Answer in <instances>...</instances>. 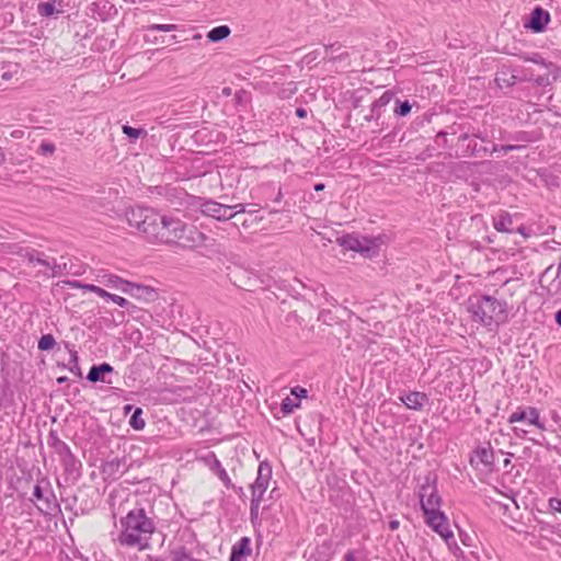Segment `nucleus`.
<instances>
[{
	"label": "nucleus",
	"mask_w": 561,
	"mask_h": 561,
	"mask_svg": "<svg viewBox=\"0 0 561 561\" xmlns=\"http://www.w3.org/2000/svg\"><path fill=\"white\" fill-rule=\"evenodd\" d=\"M82 289H84L87 291L94 293V294H96L98 296H100V297H102L104 299H107V297H110V293L108 291H106L102 287H99V286L93 285V284H87L85 286H82Z\"/></svg>",
	"instance_id": "41"
},
{
	"label": "nucleus",
	"mask_w": 561,
	"mask_h": 561,
	"mask_svg": "<svg viewBox=\"0 0 561 561\" xmlns=\"http://www.w3.org/2000/svg\"><path fill=\"white\" fill-rule=\"evenodd\" d=\"M300 407V401L293 400L289 397H286L280 402V412L283 415H289L294 412L296 408Z\"/></svg>",
	"instance_id": "37"
},
{
	"label": "nucleus",
	"mask_w": 561,
	"mask_h": 561,
	"mask_svg": "<svg viewBox=\"0 0 561 561\" xmlns=\"http://www.w3.org/2000/svg\"><path fill=\"white\" fill-rule=\"evenodd\" d=\"M472 134H470L469 128H466L458 137V141H467L470 139Z\"/></svg>",
	"instance_id": "56"
},
{
	"label": "nucleus",
	"mask_w": 561,
	"mask_h": 561,
	"mask_svg": "<svg viewBox=\"0 0 561 561\" xmlns=\"http://www.w3.org/2000/svg\"><path fill=\"white\" fill-rule=\"evenodd\" d=\"M470 463L473 467H478L479 465H482L485 469L489 471L494 470V451L490 443H486L485 445L478 446L471 457H470Z\"/></svg>",
	"instance_id": "10"
},
{
	"label": "nucleus",
	"mask_w": 561,
	"mask_h": 561,
	"mask_svg": "<svg viewBox=\"0 0 561 561\" xmlns=\"http://www.w3.org/2000/svg\"><path fill=\"white\" fill-rule=\"evenodd\" d=\"M272 478V467L267 461H262L257 468V477L251 489H256L257 491L267 490L270 480Z\"/></svg>",
	"instance_id": "19"
},
{
	"label": "nucleus",
	"mask_w": 561,
	"mask_h": 561,
	"mask_svg": "<svg viewBox=\"0 0 561 561\" xmlns=\"http://www.w3.org/2000/svg\"><path fill=\"white\" fill-rule=\"evenodd\" d=\"M529 80L533 81L537 87L542 88L552 84V82L554 81L552 80V75H550L549 71L546 75L537 76L536 78H531Z\"/></svg>",
	"instance_id": "39"
},
{
	"label": "nucleus",
	"mask_w": 561,
	"mask_h": 561,
	"mask_svg": "<svg viewBox=\"0 0 561 561\" xmlns=\"http://www.w3.org/2000/svg\"><path fill=\"white\" fill-rule=\"evenodd\" d=\"M507 423L515 424L512 431L517 438H527L530 433L528 427L530 426H535L541 432L547 431L546 424L540 417L539 410L530 405L517 407L508 416Z\"/></svg>",
	"instance_id": "4"
},
{
	"label": "nucleus",
	"mask_w": 561,
	"mask_h": 561,
	"mask_svg": "<svg viewBox=\"0 0 561 561\" xmlns=\"http://www.w3.org/2000/svg\"><path fill=\"white\" fill-rule=\"evenodd\" d=\"M128 225L151 243L175 244L183 249L204 245L206 236L179 218L163 215L150 207L137 206L126 211Z\"/></svg>",
	"instance_id": "1"
},
{
	"label": "nucleus",
	"mask_w": 561,
	"mask_h": 561,
	"mask_svg": "<svg viewBox=\"0 0 561 561\" xmlns=\"http://www.w3.org/2000/svg\"><path fill=\"white\" fill-rule=\"evenodd\" d=\"M114 371V368L108 363H101L98 365H92L89 369V373L87 375V380L90 382H105V383H112L111 380H106L105 376L107 374H112Z\"/></svg>",
	"instance_id": "17"
},
{
	"label": "nucleus",
	"mask_w": 561,
	"mask_h": 561,
	"mask_svg": "<svg viewBox=\"0 0 561 561\" xmlns=\"http://www.w3.org/2000/svg\"><path fill=\"white\" fill-rule=\"evenodd\" d=\"M342 46L336 44H331L324 47L325 58L330 61L342 60L347 56L345 51H341Z\"/></svg>",
	"instance_id": "32"
},
{
	"label": "nucleus",
	"mask_w": 561,
	"mask_h": 561,
	"mask_svg": "<svg viewBox=\"0 0 561 561\" xmlns=\"http://www.w3.org/2000/svg\"><path fill=\"white\" fill-rule=\"evenodd\" d=\"M64 0H48L37 5V12L43 18H57L62 13Z\"/></svg>",
	"instance_id": "21"
},
{
	"label": "nucleus",
	"mask_w": 561,
	"mask_h": 561,
	"mask_svg": "<svg viewBox=\"0 0 561 561\" xmlns=\"http://www.w3.org/2000/svg\"><path fill=\"white\" fill-rule=\"evenodd\" d=\"M425 523L428 527H431L435 533H437L448 546H450V540L457 547L455 541L454 533L449 529L448 519L440 508L425 510L422 511Z\"/></svg>",
	"instance_id": "7"
},
{
	"label": "nucleus",
	"mask_w": 561,
	"mask_h": 561,
	"mask_svg": "<svg viewBox=\"0 0 561 561\" xmlns=\"http://www.w3.org/2000/svg\"><path fill=\"white\" fill-rule=\"evenodd\" d=\"M436 483V473L428 471L419 486V497L422 511L440 507L442 497L437 492Z\"/></svg>",
	"instance_id": "5"
},
{
	"label": "nucleus",
	"mask_w": 561,
	"mask_h": 561,
	"mask_svg": "<svg viewBox=\"0 0 561 561\" xmlns=\"http://www.w3.org/2000/svg\"><path fill=\"white\" fill-rule=\"evenodd\" d=\"M42 266H45L50 270L51 266V260L47 259L46 255L43 252H39L37 263Z\"/></svg>",
	"instance_id": "54"
},
{
	"label": "nucleus",
	"mask_w": 561,
	"mask_h": 561,
	"mask_svg": "<svg viewBox=\"0 0 561 561\" xmlns=\"http://www.w3.org/2000/svg\"><path fill=\"white\" fill-rule=\"evenodd\" d=\"M33 496L42 502V505L37 506L42 514L54 515L56 512L60 511L56 495L47 479H42V481L34 486Z\"/></svg>",
	"instance_id": "6"
},
{
	"label": "nucleus",
	"mask_w": 561,
	"mask_h": 561,
	"mask_svg": "<svg viewBox=\"0 0 561 561\" xmlns=\"http://www.w3.org/2000/svg\"><path fill=\"white\" fill-rule=\"evenodd\" d=\"M523 148L524 147L519 145H493L492 149H490V152L502 151L503 153H507L510 151L520 150Z\"/></svg>",
	"instance_id": "42"
},
{
	"label": "nucleus",
	"mask_w": 561,
	"mask_h": 561,
	"mask_svg": "<svg viewBox=\"0 0 561 561\" xmlns=\"http://www.w3.org/2000/svg\"><path fill=\"white\" fill-rule=\"evenodd\" d=\"M290 393L296 398V401H300L302 398L307 397L308 391L304 387L296 386L291 388Z\"/></svg>",
	"instance_id": "47"
},
{
	"label": "nucleus",
	"mask_w": 561,
	"mask_h": 561,
	"mask_svg": "<svg viewBox=\"0 0 561 561\" xmlns=\"http://www.w3.org/2000/svg\"><path fill=\"white\" fill-rule=\"evenodd\" d=\"M122 531L117 541L124 547L149 548V540L156 530V524L142 507L130 510L121 520Z\"/></svg>",
	"instance_id": "2"
},
{
	"label": "nucleus",
	"mask_w": 561,
	"mask_h": 561,
	"mask_svg": "<svg viewBox=\"0 0 561 561\" xmlns=\"http://www.w3.org/2000/svg\"><path fill=\"white\" fill-rule=\"evenodd\" d=\"M104 285L111 288L118 289L123 293V288H126L128 286L129 280L123 279L122 277L108 274L104 275Z\"/></svg>",
	"instance_id": "31"
},
{
	"label": "nucleus",
	"mask_w": 561,
	"mask_h": 561,
	"mask_svg": "<svg viewBox=\"0 0 561 561\" xmlns=\"http://www.w3.org/2000/svg\"><path fill=\"white\" fill-rule=\"evenodd\" d=\"M124 463V459L115 457L102 466V472L106 474L107 477H113L119 472L122 465Z\"/></svg>",
	"instance_id": "28"
},
{
	"label": "nucleus",
	"mask_w": 561,
	"mask_h": 561,
	"mask_svg": "<svg viewBox=\"0 0 561 561\" xmlns=\"http://www.w3.org/2000/svg\"><path fill=\"white\" fill-rule=\"evenodd\" d=\"M69 355H70V358H69L68 364L67 365L64 364L62 367L69 369L77 377L81 378L82 377V371H81V368L79 366L78 352L75 351V350H69Z\"/></svg>",
	"instance_id": "33"
},
{
	"label": "nucleus",
	"mask_w": 561,
	"mask_h": 561,
	"mask_svg": "<svg viewBox=\"0 0 561 561\" xmlns=\"http://www.w3.org/2000/svg\"><path fill=\"white\" fill-rule=\"evenodd\" d=\"M343 561H356L355 551H353V550H348V551L344 554V559H343Z\"/></svg>",
	"instance_id": "58"
},
{
	"label": "nucleus",
	"mask_w": 561,
	"mask_h": 561,
	"mask_svg": "<svg viewBox=\"0 0 561 561\" xmlns=\"http://www.w3.org/2000/svg\"><path fill=\"white\" fill-rule=\"evenodd\" d=\"M55 145L51 144V142H48V141H42L41 145H39V148H38V152L44 154V156H47V154H51L55 152Z\"/></svg>",
	"instance_id": "45"
},
{
	"label": "nucleus",
	"mask_w": 561,
	"mask_h": 561,
	"mask_svg": "<svg viewBox=\"0 0 561 561\" xmlns=\"http://www.w3.org/2000/svg\"><path fill=\"white\" fill-rule=\"evenodd\" d=\"M123 293L147 302L154 301L158 297V293L154 288L131 282L128 283L126 288H123Z\"/></svg>",
	"instance_id": "11"
},
{
	"label": "nucleus",
	"mask_w": 561,
	"mask_h": 561,
	"mask_svg": "<svg viewBox=\"0 0 561 561\" xmlns=\"http://www.w3.org/2000/svg\"><path fill=\"white\" fill-rule=\"evenodd\" d=\"M259 510L260 506L250 505V520L253 526H255L259 523Z\"/></svg>",
	"instance_id": "49"
},
{
	"label": "nucleus",
	"mask_w": 561,
	"mask_h": 561,
	"mask_svg": "<svg viewBox=\"0 0 561 561\" xmlns=\"http://www.w3.org/2000/svg\"><path fill=\"white\" fill-rule=\"evenodd\" d=\"M230 27L228 25H219L211 28L207 33V38L211 43H218L227 38L230 35Z\"/></svg>",
	"instance_id": "27"
},
{
	"label": "nucleus",
	"mask_w": 561,
	"mask_h": 561,
	"mask_svg": "<svg viewBox=\"0 0 561 561\" xmlns=\"http://www.w3.org/2000/svg\"><path fill=\"white\" fill-rule=\"evenodd\" d=\"M468 311L476 322L483 327H500L508 322L510 311L506 300L491 295H472L468 299Z\"/></svg>",
	"instance_id": "3"
},
{
	"label": "nucleus",
	"mask_w": 561,
	"mask_h": 561,
	"mask_svg": "<svg viewBox=\"0 0 561 561\" xmlns=\"http://www.w3.org/2000/svg\"><path fill=\"white\" fill-rule=\"evenodd\" d=\"M47 445L58 455L59 460L72 454L69 445L59 438L58 432L54 428L47 435Z\"/></svg>",
	"instance_id": "18"
},
{
	"label": "nucleus",
	"mask_w": 561,
	"mask_h": 561,
	"mask_svg": "<svg viewBox=\"0 0 561 561\" xmlns=\"http://www.w3.org/2000/svg\"><path fill=\"white\" fill-rule=\"evenodd\" d=\"M388 525L391 530H397L400 526V522L398 519H391Z\"/></svg>",
	"instance_id": "61"
},
{
	"label": "nucleus",
	"mask_w": 561,
	"mask_h": 561,
	"mask_svg": "<svg viewBox=\"0 0 561 561\" xmlns=\"http://www.w3.org/2000/svg\"><path fill=\"white\" fill-rule=\"evenodd\" d=\"M251 539L249 537H241L233 546L231 547L230 557L234 558H247L251 556Z\"/></svg>",
	"instance_id": "24"
},
{
	"label": "nucleus",
	"mask_w": 561,
	"mask_h": 561,
	"mask_svg": "<svg viewBox=\"0 0 561 561\" xmlns=\"http://www.w3.org/2000/svg\"><path fill=\"white\" fill-rule=\"evenodd\" d=\"M515 55L524 61H530L546 68L549 73L552 75V80H557L559 78L560 67L552 61L546 60L539 53H522Z\"/></svg>",
	"instance_id": "12"
},
{
	"label": "nucleus",
	"mask_w": 561,
	"mask_h": 561,
	"mask_svg": "<svg viewBox=\"0 0 561 561\" xmlns=\"http://www.w3.org/2000/svg\"><path fill=\"white\" fill-rule=\"evenodd\" d=\"M144 410L139 407L134 409V412L130 414L129 417V426L134 428L135 431H141L146 426V421L142 417Z\"/></svg>",
	"instance_id": "30"
},
{
	"label": "nucleus",
	"mask_w": 561,
	"mask_h": 561,
	"mask_svg": "<svg viewBox=\"0 0 561 561\" xmlns=\"http://www.w3.org/2000/svg\"><path fill=\"white\" fill-rule=\"evenodd\" d=\"M339 244L348 251L357 252L359 247V236L355 233H346L337 239Z\"/></svg>",
	"instance_id": "25"
},
{
	"label": "nucleus",
	"mask_w": 561,
	"mask_h": 561,
	"mask_svg": "<svg viewBox=\"0 0 561 561\" xmlns=\"http://www.w3.org/2000/svg\"><path fill=\"white\" fill-rule=\"evenodd\" d=\"M380 242V237L359 236V247L357 248V252L366 259H373L379 254Z\"/></svg>",
	"instance_id": "15"
},
{
	"label": "nucleus",
	"mask_w": 561,
	"mask_h": 561,
	"mask_svg": "<svg viewBox=\"0 0 561 561\" xmlns=\"http://www.w3.org/2000/svg\"><path fill=\"white\" fill-rule=\"evenodd\" d=\"M178 28L176 24H151L147 27L148 32H172Z\"/></svg>",
	"instance_id": "40"
},
{
	"label": "nucleus",
	"mask_w": 561,
	"mask_h": 561,
	"mask_svg": "<svg viewBox=\"0 0 561 561\" xmlns=\"http://www.w3.org/2000/svg\"><path fill=\"white\" fill-rule=\"evenodd\" d=\"M490 152L488 147L478 146L476 141L470 140L467 146L462 149L463 157H478L484 156Z\"/></svg>",
	"instance_id": "29"
},
{
	"label": "nucleus",
	"mask_w": 561,
	"mask_h": 561,
	"mask_svg": "<svg viewBox=\"0 0 561 561\" xmlns=\"http://www.w3.org/2000/svg\"><path fill=\"white\" fill-rule=\"evenodd\" d=\"M59 461L64 468L65 474L68 477H71L76 480L81 476L82 462L76 457L73 453Z\"/></svg>",
	"instance_id": "22"
},
{
	"label": "nucleus",
	"mask_w": 561,
	"mask_h": 561,
	"mask_svg": "<svg viewBox=\"0 0 561 561\" xmlns=\"http://www.w3.org/2000/svg\"><path fill=\"white\" fill-rule=\"evenodd\" d=\"M548 503H549V507L552 511L561 513V499H559V497H551V499H549Z\"/></svg>",
	"instance_id": "53"
},
{
	"label": "nucleus",
	"mask_w": 561,
	"mask_h": 561,
	"mask_svg": "<svg viewBox=\"0 0 561 561\" xmlns=\"http://www.w3.org/2000/svg\"><path fill=\"white\" fill-rule=\"evenodd\" d=\"M231 214H233V218H236L240 214H244L247 211L245 204H236L230 205Z\"/></svg>",
	"instance_id": "50"
},
{
	"label": "nucleus",
	"mask_w": 561,
	"mask_h": 561,
	"mask_svg": "<svg viewBox=\"0 0 561 561\" xmlns=\"http://www.w3.org/2000/svg\"><path fill=\"white\" fill-rule=\"evenodd\" d=\"M412 110V104L409 100H400L396 99V106L393 113L397 117H404L410 114Z\"/></svg>",
	"instance_id": "35"
},
{
	"label": "nucleus",
	"mask_w": 561,
	"mask_h": 561,
	"mask_svg": "<svg viewBox=\"0 0 561 561\" xmlns=\"http://www.w3.org/2000/svg\"><path fill=\"white\" fill-rule=\"evenodd\" d=\"M515 232L522 234L525 238H527L529 236L528 229L523 224L515 227Z\"/></svg>",
	"instance_id": "55"
},
{
	"label": "nucleus",
	"mask_w": 561,
	"mask_h": 561,
	"mask_svg": "<svg viewBox=\"0 0 561 561\" xmlns=\"http://www.w3.org/2000/svg\"><path fill=\"white\" fill-rule=\"evenodd\" d=\"M465 129H466V126H463L462 124L454 123L453 125H450L448 127L447 133L449 135H457V134L460 135Z\"/></svg>",
	"instance_id": "52"
},
{
	"label": "nucleus",
	"mask_w": 561,
	"mask_h": 561,
	"mask_svg": "<svg viewBox=\"0 0 561 561\" xmlns=\"http://www.w3.org/2000/svg\"><path fill=\"white\" fill-rule=\"evenodd\" d=\"M66 284L70 285L72 288H81L82 286H85L87 284H82L79 280H67Z\"/></svg>",
	"instance_id": "59"
},
{
	"label": "nucleus",
	"mask_w": 561,
	"mask_h": 561,
	"mask_svg": "<svg viewBox=\"0 0 561 561\" xmlns=\"http://www.w3.org/2000/svg\"><path fill=\"white\" fill-rule=\"evenodd\" d=\"M394 98V93L392 91H385L380 98L375 100L370 105V113L364 117L366 122L376 121L378 122L381 117L382 110L391 102Z\"/></svg>",
	"instance_id": "14"
},
{
	"label": "nucleus",
	"mask_w": 561,
	"mask_h": 561,
	"mask_svg": "<svg viewBox=\"0 0 561 561\" xmlns=\"http://www.w3.org/2000/svg\"><path fill=\"white\" fill-rule=\"evenodd\" d=\"M554 321L561 328V308L554 313Z\"/></svg>",
	"instance_id": "63"
},
{
	"label": "nucleus",
	"mask_w": 561,
	"mask_h": 561,
	"mask_svg": "<svg viewBox=\"0 0 561 561\" xmlns=\"http://www.w3.org/2000/svg\"><path fill=\"white\" fill-rule=\"evenodd\" d=\"M252 499H251V505L260 506L263 495L265 493V490L257 491L256 489H251Z\"/></svg>",
	"instance_id": "46"
},
{
	"label": "nucleus",
	"mask_w": 561,
	"mask_h": 561,
	"mask_svg": "<svg viewBox=\"0 0 561 561\" xmlns=\"http://www.w3.org/2000/svg\"><path fill=\"white\" fill-rule=\"evenodd\" d=\"M206 461L209 466V469L218 477V479L224 483V485L227 489L237 491V486L232 483L227 471L221 466V462L219 461V459L216 457V455L214 453L209 454V456L206 458Z\"/></svg>",
	"instance_id": "16"
},
{
	"label": "nucleus",
	"mask_w": 561,
	"mask_h": 561,
	"mask_svg": "<svg viewBox=\"0 0 561 561\" xmlns=\"http://www.w3.org/2000/svg\"><path fill=\"white\" fill-rule=\"evenodd\" d=\"M57 345V342L53 334H43L38 342L37 348L42 352H49Z\"/></svg>",
	"instance_id": "34"
},
{
	"label": "nucleus",
	"mask_w": 561,
	"mask_h": 561,
	"mask_svg": "<svg viewBox=\"0 0 561 561\" xmlns=\"http://www.w3.org/2000/svg\"><path fill=\"white\" fill-rule=\"evenodd\" d=\"M517 217V214L512 215L507 210H500L495 216H493L492 225L493 228L497 232L503 233H514V218Z\"/></svg>",
	"instance_id": "13"
},
{
	"label": "nucleus",
	"mask_w": 561,
	"mask_h": 561,
	"mask_svg": "<svg viewBox=\"0 0 561 561\" xmlns=\"http://www.w3.org/2000/svg\"><path fill=\"white\" fill-rule=\"evenodd\" d=\"M550 20V13L538 5L530 12L527 21L524 23V27L536 34L542 33L546 31Z\"/></svg>",
	"instance_id": "9"
},
{
	"label": "nucleus",
	"mask_w": 561,
	"mask_h": 561,
	"mask_svg": "<svg viewBox=\"0 0 561 561\" xmlns=\"http://www.w3.org/2000/svg\"><path fill=\"white\" fill-rule=\"evenodd\" d=\"M19 256L27 260L30 264H36L39 255V251L31 248H21L15 252Z\"/></svg>",
	"instance_id": "36"
},
{
	"label": "nucleus",
	"mask_w": 561,
	"mask_h": 561,
	"mask_svg": "<svg viewBox=\"0 0 561 561\" xmlns=\"http://www.w3.org/2000/svg\"><path fill=\"white\" fill-rule=\"evenodd\" d=\"M199 210L203 215L217 219L219 221H226L233 218L231 214L230 205L218 203L214 199H199Z\"/></svg>",
	"instance_id": "8"
},
{
	"label": "nucleus",
	"mask_w": 561,
	"mask_h": 561,
	"mask_svg": "<svg viewBox=\"0 0 561 561\" xmlns=\"http://www.w3.org/2000/svg\"><path fill=\"white\" fill-rule=\"evenodd\" d=\"M557 278L559 279V286L561 287V263L558 266Z\"/></svg>",
	"instance_id": "64"
},
{
	"label": "nucleus",
	"mask_w": 561,
	"mask_h": 561,
	"mask_svg": "<svg viewBox=\"0 0 561 561\" xmlns=\"http://www.w3.org/2000/svg\"><path fill=\"white\" fill-rule=\"evenodd\" d=\"M0 76L3 80L8 81L12 78V72L9 70H3Z\"/></svg>",
	"instance_id": "62"
},
{
	"label": "nucleus",
	"mask_w": 561,
	"mask_h": 561,
	"mask_svg": "<svg viewBox=\"0 0 561 561\" xmlns=\"http://www.w3.org/2000/svg\"><path fill=\"white\" fill-rule=\"evenodd\" d=\"M107 299L112 300L113 302H115L116 305H118L122 308L129 307V301L122 296L114 295V294L110 293V297H107Z\"/></svg>",
	"instance_id": "48"
},
{
	"label": "nucleus",
	"mask_w": 561,
	"mask_h": 561,
	"mask_svg": "<svg viewBox=\"0 0 561 561\" xmlns=\"http://www.w3.org/2000/svg\"><path fill=\"white\" fill-rule=\"evenodd\" d=\"M122 129L124 135H126L131 141H136L139 137L147 135L146 129L135 128L129 125H123Z\"/></svg>",
	"instance_id": "38"
},
{
	"label": "nucleus",
	"mask_w": 561,
	"mask_h": 561,
	"mask_svg": "<svg viewBox=\"0 0 561 561\" xmlns=\"http://www.w3.org/2000/svg\"><path fill=\"white\" fill-rule=\"evenodd\" d=\"M400 400L410 410L420 411L428 401V397L424 392L411 391L400 397Z\"/></svg>",
	"instance_id": "20"
},
{
	"label": "nucleus",
	"mask_w": 561,
	"mask_h": 561,
	"mask_svg": "<svg viewBox=\"0 0 561 561\" xmlns=\"http://www.w3.org/2000/svg\"><path fill=\"white\" fill-rule=\"evenodd\" d=\"M137 407H134L133 404H126L124 405L123 408V413L124 415H128L129 413H133L134 412V409H136Z\"/></svg>",
	"instance_id": "60"
},
{
	"label": "nucleus",
	"mask_w": 561,
	"mask_h": 561,
	"mask_svg": "<svg viewBox=\"0 0 561 561\" xmlns=\"http://www.w3.org/2000/svg\"><path fill=\"white\" fill-rule=\"evenodd\" d=\"M295 114L298 118H306L308 115V112L304 107H297L295 111Z\"/></svg>",
	"instance_id": "57"
},
{
	"label": "nucleus",
	"mask_w": 561,
	"mask_h": 561,
	"mask_svg": "<svg viewBox=\"0 0 561 561\" xmlns=\"http://www.w3.org/2000/svg\"><path fill=\"white\" fill-rule=\"evenodd\" d=\"M125 309L128 312V314L131 316L134 319H139L140 318L139 313L142 312V310L140 308H138L130 301H129V307H125Z\"/></svg>",
	"instance_id": "51"
},
{
	"label": "nucleus",
	"mask_w": 561,
	"mask_h": 561,
	"mask_svg": "<svg viewBox=\"0 0 561 561\" xmlns=\"http://www.w3.org/2000/svg\"><path fill=\"white\" fill-rule=\"evenodd\" d=\"M66 271V264H58L56 259H51L50 274L49 277H56L62 275Z\"/></svg>",
	"instance_id": "44"
},
{
	"label": "nucleus",
	"mask_w": 561,
	"mask_h": 561,
	"mask_svg": "<svg viewBox=\"0 0 561 561\" xmlns=\"http://www.w3.org/2000/svg\"><path fill=\"white\" fill-rule=\"evenodd\" d=\"M494 82L501 89L512 88L517 82V76L514 73L512 69L503 67L496 72Z\"/></svg>",
	"instance_id": "23"
},
{
	"label": "nucleus",
	"mask_w": 561,
	"mask_h": 561,
	"mask_svg": "<svg viewBox=\"0 0 561 561\" xmlns=\"http://www.w3.org/2000/svg\"><path fill=\"white\" fill-rule=\"evenodd\" d=\"M170 558L172 561H203L194 558L184 546H179L170 550Z\"/></svg>",
	"instance_id": "26"
},
{
	"label": "nucleus",
	"mask_w": 561,
	"mask_h": 561,
	"mask_svg": "<svg viewBox=\"0 0 561 561\" xmlns=\"http://www.w3.org/2000/svg\"><path fill=\"white\" fill-rule=\"evenodd\" d=\"M448 135L449 134L447 133V130H440L437 133V135L435 137V142L437 144V146L439 148H443V149L450 148V146L448 144V139H447Z\"/></svg>",
	"instance_id": "43"
}]
</instances>
